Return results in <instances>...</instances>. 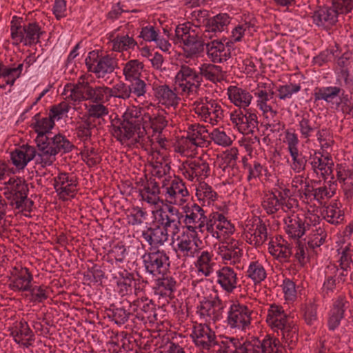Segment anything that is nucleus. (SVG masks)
<instances>
[{
	"instance_id": "nucleus-1",
	"label": "nucleus",
	"mask_w": 353,
	"mask_h": 353,
	"mask_svg": "<svg viewBox=\"0 0 353 353\" xmlns=\"http://www.w3.org/2000/svg\"><path fill=\"white\" fill-rule=\"evenodd\" d=\"M139 111L136 108L128 110L121 118L112 121V134L117 141L124 143L133 138L137 128H141L143 119L139 115Z\"/></svg>"
},
{
	"instance_id": "nucleus-2",
	"label": "nucleus",
	"mask_w": 353,
	"mask_h": 353,
	"mask_svg": "<svg viewBox=\"0 0 353 353\" xmlns=\"http://www.w3.org/2000/svg\"><path fill=\"white\" fill-rule=\"evenodd\" d=\"M174 42H182L183 49L188 57L195 56L204 50L205 43L204 39L199 38L194 30L190 31V27L185 24L179 25L175 29Z\"/></svg>"
},
{
	"instance_id": "nucleus-3",
	"label": "nucleus",
	"mask_w": 353,
	"mask_h": 353,
	"mask_svg": "<svg viewBox=\"0 0 353 353\" xmlns=\"http://www.w3.org/2000/svg\"><path fill=\"white\" fill-rule=\"evenodd\" d=\"M145 272L152 276L163 274L168 265L169 257L163 251L150 250L143 256Z\"/></svg>"
},
{
	"instance_id": "nucleus-4",
	"label": "nucleus",
	"mask_w": 353,
	"mask_h": 353,
	"mask_svg": "<svg viewBox=\"0 0 353 353\" xmlns=\"http://www.w3.org/2000/svg\"><path fill=\"white\" fill-rule=\"evenodd\" d=\"M176 80L179 82V85L182 91L188 93L196 92L202 82L201 76L185 65L181 66L176 76Z\"/></svg>"
},
{
	"instance_id": "nucleus-5",
	"label": "nucleus",
	"mask_w": 353,
	"mask_h": 353,
	"mask_svg": "<svg viewBox=\"0 0 353 353\" xmlns=\"http://www.w3.org/2000/svg\"><path fill=\"white\" fill-rule=\"evenodd\" d=\"M244 111L241 109L234 111L230 114V119L240 132L252 133L258 125L257 117L250 109H245Z\"/></svg>"
},
{
	"instance_id": "nucleus-6",
	"label": "nucleus",
	"mask_w": 353,
	"mask_h": 353,
	"mask_svg": "<svg viewBox=\"0 0 353 353\" xmlns=\"http://www.w3.org/2000/svg\"><path fill=\"white\" fill-rule=\"evenodd\" d=\"M191 336L195 345L201 350H209L212 347L221 345L216 341L214 332L206 324L195 325Z\"/></svg>"
},
{
	"instance_id": "nucleus-7",
	"label": "nucleus",
	"mask_w": 353,
	"mask_h": 353,
	"mask_svg": "<svg viewBox=\"0 0 353 353\" xmlns=\"http://www.w3.org/2000/svg\"><path fill=\"white\" fill-rule=\"evenodd\" d=\"M251 312L246 305L232 304L228 316V323L232 328L245 330L250 324Z\"/></svg>"
},
{
	"instance_id": "nucleus-8",
	"label": "nucleus",
	"mask_w": 353,
	"mask_h": 353,
	"mask_svg": "<svg viewBox=\"0 0 353 353\" xmlns=\"http://www.w3.org/2000/svg\"><path fill=\"white\" fill-rule=\"evenodd\" d=\"M145 181H143L141 185L143 188L139 190L141 199L151 205L163 203V192H161V187H159V182L152 176L148 178L147 175H145Z\"/></svg>"
},
{
	"instance_id": "nucleus-9",
	"label": "nucleus",
	"mask_w": 353,
	"mask_h": 353,
	"mask_svg": "<svg viewBox=\"0 0 353 353\" xmlns=\"http://www.w3.org/2000/svg\"><path fill=\"white\" fill-rule=\"evenodd\" d=\"M168 181L166 179L163 180L161 185L163 192L165 190V201L175 204L177 200L181 201L188 194L185 185L181 179L175 177L170 184L167 183Z\"/></svg>"
},
{
	"instance_id": "nucleus-10",
	"label": "nucleus",
	"mask_w": 353,
	"mask_h": 353,
	"mask_svg": "<svg viewBox=\"0 0 353 353\" xmlns=\"http://www.w3.org/2000/svg\"><path fill=\"white\" fill-rule=\"evenodd\" d=\"M224 307V303L216 296L212 299L201 301L200 305L197 306V313L201 316L209 318V321L215 322L222 316Z\"/></svg>"
},
{
	"instance_id": "nucleus-11",
	"label": "nucleus",
	"mask_w": 353,
	"mask_h": 353,
	"mask_svg": "<svg viewBox=\"0 0 353 353\" xmlns=\"http://www.w3.org/2000/svg\"><path fill=\"white\" fill-rule=\"evenodd\" d=\"M12 279L9 288L17 292H27L30 290L33 276L29 269L26 267H14L11 272Z\"/></svg>"
},
{
	"instance_id": "nucleus-12",
	"label": "nucleus",
	"mask_w": 353,
	"mask_h": 353,
	"mask_svg": "<svg viewBox=\"0 0 353 353\" xmlns=\"http://www.w3.org/2000/svg\"><path fill=\"white\" fill-rule=\"evenodd\" d=\"M142 236L151 246L150 250H157L166 244L169 235L165 228L160 226L154 228L146 226L145 230L142 231Z\"/></svg>"
},
{
	"instance_id": "nucleus-13",
	"label": "nucleus",
	"mask_w": 353,
	"mask_h": 353,
	"mask_svg": "<svg viewBox=\"0 0 353 353\" xmlns=\"http://www.w3.org/2000/svg\"><path fill=\"white\" fill-rule=\"evenodd\" d=\"M77 185V180L73 177L70 178L65 172L60 173L54 179V188L63 201L67 200L68 196H74Z\"/></svg>"
},
{
	"instance_id": "nucleus-14",
	"label": "nucleus",
	"mask_w": 353,
	"mask_h": 353,
	"mask_svg": "<svg viewBox=\"0 0 353 353\" xmlns=\"http://www.w3.org/2000/svg\"><path fill=\"white\" fill-rule=\"evenodd\" d=\"M183 216L179 212V210L171 205H167L166 209H160L159 222L167 230L168 228L173 226L175 234L179 231V226L181 225V219Z\"/></svg>"
},
{
	"instance_id": "nucleus-15",
	"label": "nucleus",
	"mask_w": 353,
	"mask_h": 353,
	"mask_svg": "<svg viewBox=\"0 0 353 353\" xmlns=\"http://www.w3.org/2000/svg\"><path fill=\"white\" fill-rule=\"evenodd\" d=\"M153 91L159 103L166 107L176 108L178 105L180 98L168 85H154Z\"/></svg>"
},
{
	"instance_id": "nucleus-16",
	"label": "nucleus",
	"mask_w": 353,
	"mask_h": 353,
	"mask_svg": "<svg viewBox=\"0 0 353 353\" xmlns=\"http://www.w3.org/2000/svg\"><path fill=\"white\" fill-rule=\"evenodd\" d=\"M36 149L26 144L15 149L11 152L10 156L12 163L21 170L36 157Z\"/></svg>"
},
{
	"instance_id": "nucleus-17",
	"label": "nucleus",
	"mask_w": 353,
	"mask_h": 353,
	"mask_svg": "<svg viewBox=\"0 0 353 353\" xmlns=\"http://www.w3.org/2000/svg\"><path fill=\"white\" fill-rule=\"evenodd\" d=\"M10 335L17 344H21L26 347H30L32 341H34V332L25 321H21L17 326L12 328Z\"/></svg>"
},
{
	"instance_id": "nucleus-18",
	"label": "nucleus",
	"mask_w": 353,
	"mask_h": 353,
	"mask_svg": "<svg viewBox=\"0 0 353 353\" xmlns=\"http://www.w3.org/2000/svg\"><path fill=\"white\" fill-rule=\"evenodd\" d=\"M43 32L37 22L28 23L23 26V30L18 40L19 43H24L25 46H31L40 42V37Z\"/></svg>"
},
{
	"instance_id": "nucleus-19",
	"label": "nucleus",
	"mask_w": 353,
	"mask_h": 353,
	"mask_svg": "<svg viewBox=\"0 0 353 353\" xmlns=\"http://www.w3.org/2000/svg\"><path fill=\"white\" fill-rule=\"evenodd\" d=\"M347 303L345 298L341 296H339L334 302L327 321L330 330H334L339 325L341 321L344 317L345 308Z\"/></svg>"
},
{
	"instance_id": "nucleus-20",
	"label": "nucleus",
	"mask_w": 353,
	"mask_h": 353,
	"mask_svg": "<svg viewBox=\"0 0 353 353\" xmlns=\"http://www.w3.org/2000/svg\"><path fill=\"white\" fill-rule=\"evenodd\" d=\"M286 224V232L290 237L299 239L304 235L307 228L310 227V224L305 225V221L298 216H288L284 219Z\"/></svg>"
},
{
	"instance_id": "nucleus-21",
	"label": "nucleus",
	"mask_w": 353,
	"mask_h": 353,
	"mask_svg": "<svg viewBox=\"0 0 353 353\" xmlns=\"http://www.w3.org/2000/svg\"><path fill=\"white\" fill-rule=\"evenodd\" d=\"M88 59H90V57L85 59L88 70L97 74L99 77H103L107 73L112 72L115 68L117 67V60L109 55L101 57L98 61L97 64L94 65L93 68L92 65L89 64Z\"/></svg>"
},
{
	"instance_id": "nucleus-22",
	"label": "nucleus",
	"mask_w": 353,
	"mask_h": 353,
	"mask_svg": "<svg viewBox=\"0 0 353 353\" xmlns=\"http://www.w3.org/2000/svg\"><path fill=\"white\" fill-rule=\"evenodd\" d=\"M216 274L218 277L217 282L224 290L228 292H232L236 288V274L232 268L223 267L218 270Z\"/></svg>"
},
{
	"instance_id": "nucleus-23",
	"label": "nucleus",
	"mask_w": 353,
	"mask_h": 353,
	"mask_svg": "<svg viewBox=\"0 0 353 353\" xmlns=\"http://www.w3.org/2000/svg\"><path fill=\"white\" fill-rule=\"evenodd\" d=\"M188 170L191 172L189 177L191 180L193 179L194 176L200 177L201 179L207 178L210 176V168L209 163L203 157H199L190 160L187 162Z\"/></svg>"
},
{
	"instance_id": "nucleus-24",
	"label": "nucleus",
	"mask_w": 353,
	"mask_h": 353,
	"mask_svg": "<svg viewBox=\"0 0 353 353\" xmlns=\"http://www.w3.org/2000/svg\"><path fill=\"white\" fill-rule=\"evenodd\" d=\"M112 309H110L108 312L109 318L118 325L124 324L129 319L130 314L129 313L128 300L124 299L117 305H112Z\"/></svg>"
},
{
	"instance_id": "nucleus-25",
	"label": "nucleus",
	"mask_w": 353,
	"mask_h": 353,
	"mask_svg": "<svg viewBox=\"0 0 353 353\" xmlns=\"http://www.w3.org/2000/svg\"><path fill=\"white\" fill-rule=\"evenodd\" d=\"M228 94L230 101L240 108L246 109L250 104L252 96L242 88L236 86H230L228 89Z\"/></svg>"
},
{
	"instance_id": "nucleus-26",
	"label": "nucleus",
	"mask_w": 353,
	"mask_h": 353,
	"mask_svg": "<svg viewBox=\"0 0 353 353\" xmlns=\"http://www.w3.org/2000/svg\"><path fill=\"white\" fill-rule=\"evenodd\" d=\"M185 213L184 223L187 229L192 232H195L196 229V222L201 219L203 216V208L196 203H192L190 205L188 204L184 208Z\"/></svg>"
},
{
	"instance_id": "nucleus-27",
	"label": "nucleus",
	"mask_w": 353,
	"mask_h": 353,
	"mask_svg": "<svg viewBox=\"0 0 353 353\" xmlns=\"http://www.w3.org/2000/svg\"><path fill=\"white\" fill-rule=\"evenodd\" d=\"M336 10L332 8H321L313 13L314 23L318 26H331L337 21Z\"/></svg>"
},
{
	"instance_id": "nucleus-28",
	"label": "nucleus",
	"mask_w": 353,
	"mask_h": 353,
	"mask_svg": "<svg viewBox=\"0 0 353 353\" xmlns=\"http://www.w3.org/2000/svg\"><path fill=\"white\" fill-rule=\"evenodd\" d=\"M110 88L105 86H97L92 88L87 86L85 90L86 100H91L94 103H101L108 101L110 99Z\"/></svg>"
},
{
	"instance_id": "nucleus-29",
	"label": "nucleus",
	"mask_w": 353,
	"mask_h": 353,
	"mask_svg": "<svg viewBox=\"0 0 353 353\" xmlns=\"http://www.w3.org/2000/svg\"><path fill=\"white\" fill-rule=\"evenodd\" d=\"M74 145L65 138V136L58 134L51 138L50 153L57 154L62 152L67 153L72 150Z\"/></svg>"
},
{
	"instance_id": "nucleus-30",
	"label": "nucleus",
	"mask_w": 353,
	"mask_h": 353,
	"mask_svg": "<svg viewBox=\"0 0 353 353\" xmlns=\"http://www.w3.org/2000/svg\"><path fill=\"white\" fill-rule=\"evenodd\" d=\"M246 341L241 342L237 339H226L221 341L219 353H246Z\"/></svg>"
},
{
	"instance_id": "nucleus-31",
	"label": "nucleus",
	"mask_w": 353,
	"mask_h": 353,
	"mask_svg": "<svg viewBox=\"0 0 353 353\" xmlns=\"http://www.w3.org/2000/svg\"><path fill=\"white\" fill-rule=\"evenodd\" d=\"M292 158V169L296 173L305 170L307 162L312 158V152L299 150L289 152Z\"/></svg>"
},
{
	"instance_id": "nucleus-32",
	"label": "nucleus",
	"mask_w": 353,
	"mask_h": 353,
	"mask_svg": "<svg viewBox=\"0 0 353 353\" xmlns=\"http://www.w3.org/2000/svg\"><path fill=\"white\" fill-rule=\"evenodd\" d=\"M341 89L336 86L315 88L314 90V101L323 100L327 103L332 102L341 92Z\"/></svg>"
},
{
	"instance_id": "nucleus-33",
	"label": "nucleus",
	"mask_w": 353,
	"mask_h": 353,
	"mask_svg": "<svg viewBox=\"0 0 353 353\" xmlns=\"http://www.w3.org/2000/svg\"><path fill=\"white\" fill-rule=\"evenodd\" d=\"M94 121H90L89 118L83 117L81 118V121L77 122L76 127V133L79 139L85 142L90 139L92 137V130L96 128Z\"/></svg>"
},
{
	"instance_id": "nucleus-34",
	"label": "nucleus",
	"mask_w": 353,
	"mask_h": 353,
	"mask_svg": "<svg viewBox=\"0 0 353 353\" xmlns=\"http://www.w3.org/2000/svg\"><path fill=\"white\" fill-rule=\"evenodd\" d=\"M208 130L203 125L199 124L191 125L188 128L186 139L194 145H201L207 138Z\"/></svg>"
},
{
	"instance_id": "nucleus-35",
	"label": "nucleus",
	"mask_w": 353,
	"mask_h": 353,
	"mask_svg": "<svg viewBox=\"0 0 353 353\" xmlns=\"http://www.w3.org/2000/svg\"><path fill=\"white\" fill-rule=\"evenodd\" d=\"M263 202V207L268 214H273L277 212L281 205L283 204L284 196L282 192H279L278 196L274 192H270Z\"/></svg>"
},
{
	"instance_id": "nucleus-36",
	"label": "nucleus",
	"mask_w": 353,
	"mask_h": 353,
	"mask_svg": "<svg viewBox=\"0 0 353 353\" xmlns=\"http://www.w3.org/2000/svg\"><path fill=\"white\" fill-rule=\"evenodd\" d=\"M32 120L34 122L31 124V127L35 132H51V130L54 128V121L49 115L48 117H41V113L36 114Z\"/></svg>"
},
{
	"instance_id": "nucleus-37",
	"label": "nucleus",
	"mask_w": 353,
	"mask_h": 353,
	"mask_svg": "<svg viewBox=\"0 0 353 353\" xmlns=\"http://www.w3.org/2000/svg\"><path fill=\"white\" fill-rule=\"evenodd\" d=\"M288 320V316L284 314L282 307L274 305L271 306V309L269 310L266 319V321L272 327L283 326V323Z\"/></svg>"
},
{
	"instance_id": "nucleus-38",
	"label": "nucleus",
	"mask_w": 353,
	"mask_h": 353,
	"mask_svg": "<svg viewBox=\"0 0 353 353\" xmlns=\"http://www.w3.org/2000/svg\"><path fill=\"white\" fill-rule=\"evenodd\" d=\"M322 157H323V156L321 154V152L314 151V153H312L310 163L314 172L318 174L319 171H320L322 176L326 179L327 176L332 173L333 170L329 168V167H326V163H324L322 161Z\"/></svg>"
},
{
	"instance_id": "nucleus-39",
	"label": "nucleus",
	"mask_w": 353,
	"mask_h": 353,
	"mask_svg": "<svg viewBox=\"0 0 353 353\" xmlns=\"http://www.w3.org/2000/svg\"><path fill=\"white\" fill-rule=\"evenodd\" d=\"M230 23V17L226 13L218 14L216 16L207 19L205 28L216 32H223L224 27Z\"/></svg>"
},
{
	"instance_id": "nucleus-40",
	"label": "nucleus",
	"mask_w": 353,
	"mask_h": 353,
	"mask_svg": "<svg viewBox=\"0 0 353 353\" xmlns=\"http://www.w3.org/2000/svg\"><path fill=\"white\" fill-rule=\"evenodd\" d=\"M176 281L170 276H163L157 280V289L161 296L170 297L176 290Z\"/></svg>"
},
{
	"instance_id": "nucleus-41",
	"label": "nucleus",
	"mask_w": 353,
	"mask_h": 353,
	"mask_svg": "<svg viewBox=\"0 0 353 353\" xmlns=\"http://www.w3.org/2000/svg\"><path fill=\"white\" fill-rule=\"evenodd\" d=\"M276 328L281 330L283 339L289 345L297 341L298 328L296 325L290 323L288 320L283 323V326H278Z\"/></svg>"
},
{
	"instance_id": "nucleus-42",
	"label": "nucleus",
	"mask_w": 353,
	"mask_h": 353,
	"mask_svg": "<svg viewBox=\"0 0 353 353\" xmlns=\"http://www.w3.org/2000/svg\"><path fill=\"white\" fill-rule=\"evenodd\" d=\"M143 66V63L137 59L127 62L123 68V74L125 79L132 80L139 78Z\"/></svg>"
},
{
	"instance_id": "nucleus-43",
	"label": "nucleus",
	"mask_w": 353,
	"mask_h": 353,
	"mask_svg": "<svg viewBox=\"0 0 353 353\" xmlns=\"http://www.w3.org/2000/svg\"><path fill=\"white\" fill-rule=\"evenodd\" d=\"M221 252L222 258L225 260L238 259L242 254L241 250L239 248V242L235 240L226 242L222 246Z\"/></svg>"
},
{
	"instance_id": "nucleus-44",
	"label": "nucleus",
	"mask_w": 353,
	"mask_h": 353,
	"mask_svg": "<svg viewBox=\"0 0 353 353\" xmlns=\"http://www.w3.org/2000/svg\"><path fill=\"white\" fill-rule=\"evenodd\" d=\"M261 353H281L282 345L279 339L267 335L264 339L260 341Z\"/></svg>"
},
{
	"instance_id": "nucleus-45",
	"label": "nucleus",
	"mask_w": 353,
	"mask_h": 353,
	"mask_svg": "<svg viewBox=\"0 0 353 353\" xmlns=\"http://www.w3.org/2000/svg\"><path fill=\"white\" fill-rule=\"evenodd\" d=\"M247 275L254 283H259L266 278V272L259 261H253L248 267Z\"/></svg>"
},
{
	"instance_id": "nucleus-46",
	"label": "nucleus",
	"mask_w": 353,
	"mask_h": 353,
	"mask_svg": "<svg viewBox=\"0 0 353 353\" xmlns=\"http://www.w3.org/2000/svg\"><path fill=\"white\" fill-rule=\"evenodd\" d=\"M199 70L200 72L199 73V75L201 76V79H203V77H204L206 79L211 81L219 80V77L221 72V68L220 66L210 63H204L201 65Z\"/></svg>"
},
{
	"instance_id": "nucleus-47",
	"label": "nucleus",
	"mask_w": 353,
	"mask_h": 353,
	"mask_svg": "<svg viewBox=\"0 0 353 353\" xmlns=\"http://www.w3.org/2000/svg\"><path fill=\"white\" fill-rule=\"evenodd\" d=\"M196 196L199 200L214 201L217 198V193L205 182H200L196 190Z\"/></svg>"
},
{
	"instance_id": "nucleus-48",
	"label": "nucleus",
	"mask_w": 353,
	"mask_h": 353,
	"mask_svg": "<svg viewBox=\"0 0 353 353\" xmlns=\"http://www.w3.org/2000/svg\"><path fill=\"white\" fill-rule=\"evenodd\" d=\"M110 98L116 97L122 99H128L130 97L132 93L131 86L127 85L123 82H119L113 85L112 88H110Z\"/></svg>"
},
{
	"instance_id": "nucleus-49",
	"label": "nucleus",
	"mask_w": 353,
	"mask_h": 353,
	"mask_svg": "<svg viewBox=\"0 0 353 353\" xmlns=\"http://www.w3.org/2000/svg\"><path fill=\"white\" fill-rule=\"evenodd\" d=\"M154 310V305L152 300L149 302H145L142 300V303L140 305V312H137L135 316L140 321L150 320L152 316L156 317L157 314Z\"/></svg>"
},
{
	"instance_id": "nucleus-50",
	"label": "nucleus",
	"mask_w": 353,
	"mask_h": 353,
	"mask_svg": "<svg viewBox=\"0 0 353 353\" xmlns=\"http://www.w3.org/2000/svg\"><path fill=\"white\" fill-rule=\"evenodd\" d=\"M325 219L332 224H338L344 219L343 212L336 205L326 208Z\"/></svg>"
},
{
	"instance_id": "nucleus-51",
	"label": "nucleus",
	"mask_w": 353,
	"mask_h": 353,
	"mask_svg": "<svg viewBox=\"0 0 353 353\" xmlns=\"http://www.w3.org/2000/svg\"><path fill=\"white\" fill-rule=\"evenodd\" d=\"M299 126L302 137L308 139L313 132L319 128L320 125L307 118L303 117L299 121Z\"/></svg>"
},
{
	"instance_id": "nucleus-52",
	"label": "nucleus",
	"mask_w": 353,
	"mask_h": 353,
	"mask_svg": "<svg viewBox=\"0 0 353 353\" xmlns=\"http://www.w3.org/2000/svg\"><path fill=\"white\" fill-rule=\"evenodd\" d=\"M147 212L142 208L136 207L132 208V212L128 216V223L132 225H137L143 228L146 219Z\"/></svg>"
},
{
	"instance_id": "nucleus-53",
	"label": "nucleus",
	"mask_w": 353,
	"mask_h": 353,
	"mask_svg": "<svg viewBox=\"0 0 353 353\" xmlns=\"http://www.w3.org/2000/svg\"><path fill=\"white\" fill-rule=\"evenodd\" d=\"M14 191L13 199L15 201V208L17 209L21 208L23 210L24 199H26V192L28 191L27 185H21L19 181L15 185Z\"/></svg>"
},
{
	"instance_id": "nucleus-54",
	"label": "nucleus",
	"mask_w": 353,
	"mask_h": 353,
	"mask_svg": "<svg viewBox=\"0 0 353 353\" xmlns=\"http://www.w3.org/2000/svg\"><path fill=\"white\" fill-rule=\"evenodd\" d=\"M254 237V244L256 246L262 245L268 238L267 228L265 224L261 220L256 225L254 233L252 234Z\"/></svg>"
},
{
	"instance_id": "nucleus-55",
	"label": "nucleus",
	"mask_w": 353,
	"mask_h": 353,
	"mask_svg": "<svg viewBox=\"0 0 353 353\" xmlns=\"http://www.w3.org/2000/svg\"><path fill=\"white\" fill-rule=\"evenodd\" d=\"M108 108L101 103L90 105L88 112L84 117L89 118L90 121H94L92 119H100L103 116L108 114Z\"/></svg>"
},
{
	"instance_id": "nucleus-56",
	"label": "nucleus",
	"mask_w": 353,
	"mask_h": 353,
	"mask_svg": "<svg viewBox=\"0 0 353 353\" xmlns=\"http://www.w3.org/2000/svg\"><path fill=\"white\" fill-rule=\"evenodd\" d=\"M90 86L88 82H79L71 89L70 98L74 101L86 100L85 90Z\"/></svg>"
},
{
	"instance_id": "nucleus-57",
	"label": "nucleus",
	"mask_w": 353,
	"mask_h": 353,
	"mask_svg": "<svg viewBox=\"0 0 353 353\" xmlns=\"http://www.w3.org/2000/svg\"><path fill=\"white\" fill-rule=\"evenodd\" d=\"M190 236L185 234V232L181 235V239L177 245L178 249L181 252H185V256H188V253L192 251V246L194 244L192 239L196 236V232H193Z\"/></svg>"
},
{
	"instance_id": "nucleus-58",
	"label": "nucleus",
	"mask_w": 353,
	"mask_h": 353,
	"mask_svg": "<svg viewBox=\"0 0 353 353\" xmlns=\"http://www.w3.org/2000/svg\"><path fill=\"white\" fill-rule=\"evenodd\" d=\"M209 137L215 143L219 145L228 146L232 143L230 137L225 132L221 131L218 128L214 129Z\"/></svg>"
},
{
	"instance_id": "nucleus-59",
	"label": "nucleus",
	"mask_w": 353,
	"mask_h": 353,
	"mask_svg": "<svg viewBox=\"0 0 353 353\" xmlns=\"http://www.w3.org/2000/svg\"><path fill=\"white\" fill-rule=\"evenodd\" d=\"M82 159L89 167L99 164L101 158L97 154L94 148L85 149L81 153Z\"/></svg>"
},
{
	"instance_id": "nucleus-60",
	"label": "nucleus",
	"mask_w": 353,
	"mask_h": 353,
	"mask_svg": "<svg viewBox=\"0 0 353 353\" xmlns=\"http://www.w3.org/2000/svg\"><path fill=\"white\" fill-rule=\"evenodd\" d=\"M352 177L353 171L351 170L340 168L337 170L336 178L339 183H343V190L346 185H347V188L353 186V182L350 181Z\"/></svg>"
},
{
	"instance_id": "nucleus-61",
	"label": "nucleus",
	"mask_w": 353,
	"mask_h": 353,
	"mask_svg": "<svg viewBox=\"0 0 353 353\" xmlns=\"http://www.w3.org/2000/svg\"><path fill=\"white\" fill-rule=\"evenodd\" d=\"M301 90L299 84L289 83L285 85H281L279 88V97L280 99L284 100L287 98H290L295 92Z\"/></svg>"
},
{
	"instance_id": "nucleus-62",
	"label": "nucleus",
	"mask_w": 353,
	"mask_h": 353,
	"mask_svg": "<svg viewBox=\"0 0 353 353\" xmlns=\"http://www.w3.org/2000/svg\"><path fill=\"white\" fill-rule=\"evenodd\" d=\"M70 108V105L63 101L58 105H52L50 110L49 116L54 120V119H60L62 116L67 113Z\"/></svg>"
},
{
	"instance_id": "nucleus-63",
	"label": "nucleus",
	"mask_w": 353,
	"mask_h": 353,
	"mask_svg": "<svg viewBox=\"0 0 353 353\" xmlns=\"http://www.w3.org/2000/svg\"><path fill=\"white\" fill-rule=\"evenodd\" d=\"M47 288L43 285L40 286H32L31 285L30 290L27 292H30L32 296V300L35 302L41 303L44 300L48 298V295L46 292Z\"/></svg>"
},
{
	"instance_id": "nucleus-64",
	"label": "nucleus",
	"mask_w": 353,
	"mask_h": 353,
	"mask_svg": "<svg viewBox=\"0 0 353 353\" xmlns=\"http://www.w3.org/2000/svg\"><path fill=\"white\" fill-rule=\"evenodd\" d=\"M39 152L36 162L37 163L41 164L43 168L52 165L56 161V154H51L49 149Z\"/></svg>"
}]
</instances>
